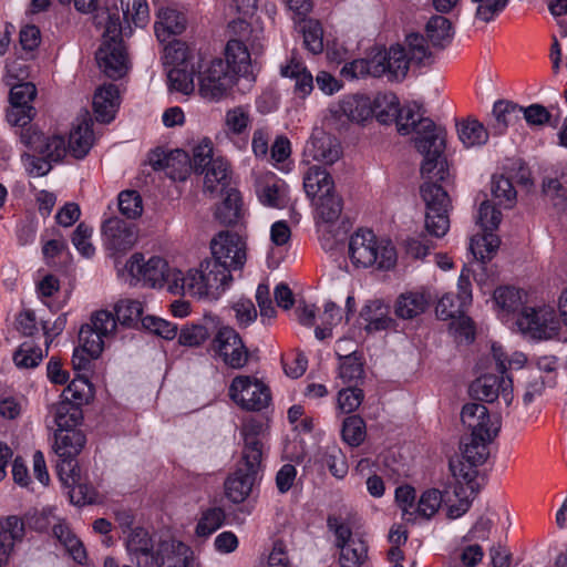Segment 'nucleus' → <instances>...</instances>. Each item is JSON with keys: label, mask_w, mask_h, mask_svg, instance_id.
Returning <instances> with one entry per match:
<instances>
[{"label": "nucleus", "mask_w": 567, "mask_h": 567, "mask_svg": "<svg viewBox=\"0 0 567 567\" xmlns=\"http://www.w3.org/2000/svg\"><path fill=\"white\" fill-rule=\"evenodd\" d=\"M415 148L423 155L421 174L426 179L420 187L426 206L425 229L436 238L443 237L450 228L449 210L451 199L446 189L437 184L450 178V168L444 157L446 131L431 118L420 121V127L413 137Z\"/></svg>", "instance_id": "nucleus-1"}, {"label": "nucleus", "mask_w": 567, "mask_h": 567, "mask_svg": "<svg viewBox=\"0 0 567 567\" xmlns=\"http://www.w3.org/2000/svg\"><path fill=\"white\" fill-rule=\"evenodd\" d=\"M408 50L400 44L388 50L373 48L364 59L344 64L341 71H408L431 65L432 53L425 45V39L419 33H411L405 39Z\"/></svg>", "instance_id": "nucleus-2"}, {"label": "nucleus", "mask_w": 567, "mask_h": 567, "mask_svg": "<svg viewBox=\"0 0 567 567\" xmlns=\"http://www.w3.org/2000/svg\"><path fill=\"white\" fill-rule=\"evenodd\" d=\"M261 431L262 424L258 421H249L241 426L244 440L241 463L224 484L226 497L235 504L243 503L250 495L261 470L264 455V445L259 437Z\"/></svg>", "instance_id": "nucleus-3"}, {"label": "nucleus", "mask_w": 567, "mask_h": 567, "mask_svg": "<svg viewBox=\"0 0 567 567\" xmlns=\"http://www.w3.org/2000/svg\"><path fill=\"white\" fill-rule=\"evenodd\" d=\"M174 276L176 291L210 299H218L233 282L231 271L213 259L203 260L197 269H190L186 275L177 271Z\"/></svg>", "instance_id": "nucleus-4"}, {"label": "nucleus", "mask_w": 567, "mask_h": 567, "mask_svg": "<svg viewBox=\"0 0 567 567\" xmlns=\"http://www.w3.org/2000/svg\"><path fill=\"white\" fill-rule=\"evenodd\" d=\"M497 437V426L487 434L465 435L461 440L462 460L450 461V470L456 480H462L474 496L480 491L476 482L477 467L483 465L489 456L488 445Z\"/></svg>", "instance_id": "nucleus-5"}, {"label": "nucleus", "mask_w": 567, "mask_h": 567, "mask_svg": "<svg viewBox=\"0 0 567 567\" xmlns=\"http://www.w3.org/2000/svg\"><path fill=\"white\" fill-rule=\"evenodd\" d=\"M349 256L357 268L377 265L390 269L396 262V251L390 240L378 239L370 229H358L349 240Z\"/></svg>", "instance_id": "nucleus-6"}, {"label": "nucleus", "mask_w": 567, "mask_h": 567, "mask_svg": "<svg viewBox=\"0 0 567 567\" xmlns=\"http://www.w3.org/2000/svg\"><path fill=\"white\" fill-rule=\"evenodd\" d=\"M131 33V27H122L118 13L107 12L103 41L95 53V60L101 71H128L132 69V61L122 39L123 35L128 37Z\"/></svg>", "instance_id": "nucleus-7"}, {"label": "nucleus", "mask_w": 567, "mask_h": 567, "mask_svg": "<svg viewBox=\"0 0 567 567\" xmlns=\"http://www.w3.org/2000/svg\"><path fill=\"white\" fill-rule=\"evenodd\" d=\"M126 270L132 278L137 281H144V284L151 287H161L164 282H168V289L176 293L175 282L176 277L174 276L178 270L169 271L168 265L165 259L154 256L145 261L142 254H134L127 260L125 265Z\"/></svg>", "instance_id": "nucleus-8"}, {"label": "nucleus", "mask_w": 567, "mask_h": 567, "mask_svg": "<svg viewBox=\"0 0 567 567\" xmlns=\"http://www.w3.org/2000/svg\"><path fill=\"white\" fill-rule=\"evenodd\" d=\"M228 394L240 409L246 411H261L271 401L269 388L249 375L234 378Z\"/></svg>", "instance_id": "nucleus-9"}, {"label": "nucleus", "mask_w": 567, "mask_h": 567, "mask_svg": "<svg viewBox=\"0 0 567 567\" xmlns=\"http://www.w3.org/2000/svg\"><path fill=\"white\" fill-rule=\"evenodd\" d=\"M212 258L229 271L241 269L246 262V245L243 238L229 230L218 233L210 241Z\"/></svg>", "instance_id": "nucleus-10"}, {"label": "nucleus", "mask_w": 567, "mask_h": 567, "mask_svg": "<svg viewBox=\"0 0 567 567\" xmlns=\"http://www.w3.org/2000/svg\"><path fill=\"white\" fill-rule=\"evenodd\" d=\"M212 349L233 369H240L248 362L249 352L233 328H220L213 339Z\"/></svg>", "instance_id": "nucleus-11"}, {"label": "nucleus", "mask_w": 567, "mask_h": 567, "mask_svg": "<svg viewBox=\"0 0 567 567\" xmlns=\"http://www.w3.org/2000/svg\"><path fill=\"white\" fill-rule=\"evenodd\" d=\"M470 395L482 402H494L499 395L506 405L514 399L513 380L502 374L501 377L486 373L476 378L468 388Z\"/></svg>", "instance_id": "nucleus-12"}, {"label": "nucleus", "mask_w": 567, "mask_h": 567, "mask_svg": "<svg viewBox=\"0 0 567 567\" xmlns=\"http://www.w3.org/2000/svg\"><path fill=\"white\" fill-rule=\"evenodd\" d=\"M517 326L523 332L537 338H551L559 329L556 312L551 307L524 308L517 319Z\"/></svg>", "instance_id": "nucleus-13"}, {"label": "nucleus", "mask_w": 567, "mask_h": 567, "mask_svg": "<svg viewBox=\"0 0 567 567\" xmlns=\"http://www.w3.org/2000/svg\"><path fill=\"white\" fill-rule=\"evenodd\" d=\"M238 75L239 73H196L198 93L209 102L226 99L237 83Z\"/></svg>", "instance_id": "nucleus-14"}, {"label": "nucleus", "mask_w": 567, "mask_h": 567, "mask_svg": "<svg viewBox=\"0 0 567 567\" xmlns=\"http://www.w3.org/2000/svg\"><path fill=\"white\" fill-rule=\"evenodd\" d=\"M92 125L90 112L83 110L73 123L66 145V153L69 152L74 158L82 159L90 152L94 142Z\"/></svg>", "instance_id": "nucleus-15"}, {"label": "nucleus", "mask_w": 567, "mask_h": 567, "mask_svg": "<svg viewBox=\"0 0 567 567\" xmlns=\"http://www.w3.org/2000/svg\"><path fill=\"white\" fill-rule=\"evenodd\" d=\"M105 245L114 251H126L136 241L135 227L118 217H111L102 225Z\"/></svg>", "instance_id": "nucleus-16"}, {"label": "nucleus", "mask_w": 567, "mask_h": 567, "mask_svg": "<svg viewBox=\"0 0 567 567\" xmlns=\"http://www.w3.org/2000/svg\"><path fill=\"white\" fill-rule=\"evenodd\" d=\"M461 421L470 431L468 435H485L495 430L497 424V434L501 431V420L492 417L488 409L482 403H466L461 411Z\"/></svg>", "instance_id": "nucleus-17"}, {"label": "nucleus", "mask_w": 567, "mask_h": 567, "mask_svg": "<svg viewBox=\"0 0 567 567\" xmlns=\"http://www.w3.org/2000/svg\"><path fill=\"white\" fill-rule=\"evenodd\" d=\"M256 64V60H251L247 47L241 41L229 40L225 48V61L221 58L213 59L206 71H247Z\"/></svg>", "instance_id": "nucleus-18"}, {"label": "nucleus", "mask_w": 567, "mask_h": 567, "mask_svg": "<svg viewBox=\"0 0 567 567\" xmlns=\"http://www.w3.org/2000/svg\"><path fill=\"white\" fill-rule=\"evenodd\" d=\"M120 106V91L113 83L99 86L93 95V111L97 122L111 123Z\"/></svg>", "instance_id": "nucleus-19"}, {"label": "nucleus", "mask_w": 567, "mask_h": 567, "mask_svg": "<svg viewBox=\"0 0 567 567\" xmlns=\"http://www.w3.org/2000/svg\"><path fill=\"white\" fill-rule=\"evenodd\" d=\"M305 152L324 165H332L342 154L339 141L324 132L313 134L307 143Z\"/></svg>", "instance_id": "nucleus-20"}, {"label": "nucleus", "mask_w": 567, "mask_h": 567, "mask_svg": "<svg viewBox=\"0 0 567 567\" xmlns=\"http://www.w3.org/2000/svg\"><path fill=\"white\" fill-rule=\"evenodd\" d=\"M522 120L520 106L509 101H497L493 105L488 128L492 135L502 136L509 126H514Z\"/></svg>", "instance_id": "nucleus-21"}, {"label": "nucleus", "mask_w": 567, "mask_h": 567, "mask_svg": "<svg viewBox=\"0 0 567 567\" xmlns=\"http://www.w3.org/2000/svg\"><path fill=\"white\" fill-rule=\"evenodd\" d=\"M190 555L192 550L187 545L172 539L161 542L153 559L158 567H187Z\"/></svg>", "instance_id": "nucleus-22"}, {"label": "nucleus", "mask_w": 567, "mask_h": 567, "mask_svg": "<svg viewBox=\"0 0 567 567\" xmlns=\"http://www.w3.org/2000/svg\"><path fill=\"white\" fill-rule=\"evenodd\" d=\"M225 197L215 209V218L225 226H234L244 219L245 210L240 193L236 188L224 192Z\"/></svg>", "instance_id": "nucleus-23"}, {"label": "nucleus", "mask_w": 567, "mask_h": 567, "mask_svg": "<svg viewBox=\"0 0 567 567\" xmlns=\"http://www.w3.org/2000/svg\"><path fill=\"white\" fill-rule=\"evenodd\" d=\"M456 131L460 141L466 147L483 146L488 142L489 128L473 116L456 121Z\"/></svg>", "instance_id": "nucleus-24"}, {"label": "nucleus", "mask_w": 567, "mask_h": 567, "mask_svg": "<svg viewBox=\"0 0 567 567\" xmlns=\"http://www.w3.org/2000/svg\"><path fill=\"white\" fill-rule=\"evenodd\" d=\"M303 189L307 196L315 200L320 195L336 192L334 181L326 168L313 165L303 175Z\"/></svg>", "instance_id": "nucleus-25"}, {"label": "nucleus", "mask_w": 567, "mask_h": 567, "mask_svg": "<svg viewBox=\"0 0 567 567\" xmlns=\"http://www.w3.org/2000/svg\"><path fill=\"white\" fill-rule=\"evenodd\" d=\"M54 436V451L59 457H76L86 442L83 432L76 429L56 430Z\"/></svg>", "instance_id": "nucleus-26"}, {"label": "nucleus", "mask_w": 567, "mask_h": 567, "mask_svg": "<svg viewBox=\"0 0 567 567\" xmlns=\"http://www.w3.org/2000/svg\"><path fill=\"white\" fill-rule=\"evenodd\" d=\"M204 173V187L206 192L224 194V192L230 188L229 165L224 158L217 157L210 161Z\"/></svg>", "instance_id": "nucleus-27"}, {"label": "nucleus", "mask_w": 567, "mask_h": 567, "mask_svg": "<svg viewBox=\"0 0 567 567\" xmlns=\"http://www.w3.org/2000/svg\"><path fill=\"white\" fill-rule=\"evenodd\" d=\"M361 318L367 322L368 332L386 330L393 320L389 316V307L381 300L369 301L360 312Z\"/></svg>", "instance_id": "nucleus-28"}, {"label": "nucleus", "mask_w": 567, "mask_h": 567, "mask_svg": "<svg viewBox=\"0 0 567 567\" xmlns=\"http://www.w3.org/2000/svg\"><path fill=\"white\" fill-rule=\"evenodd\" d=\"M186 27L185 17L174 9H161L155 23L158 41L165 42L172 34H181Z\"/></svg>", "instance_id": "nucleus-29"}, {"label": "nucleus", "mask_w": 567, "mask_h": 567, "mask_svg": "<svg viewBox=\"0 0 567 567\" xmlns=\"http://www.w3.org/2000/svg\"><path fill=\"white\" fill-rule=\"evenodd\" d=\"M426 39L435 47H447L454 37V28L450 19L443 16H433L425 25Z\"/></svg>", "instance_id": "nucleus-30"}, {"label": "nucleus", "mask_w": 567, "mask_h": 567, "mask_svg": "<svg viewBox=\"0 0 567 567\" xmlns=\"http://www.w3.org/2000/svg\"><path fill=\"white\" fill-rule=\"evenodd\" d=\"M399 109V97L392 92L378 93L372 99L373 117L382 125L393 124Z\"/></svg>", "instance_id": "nucleus-31"}, {"label": "nucleus", "mask_w": 567, "mask_h": 567, "mask_svg": "<svg viewBox=\"0 0 567 567\" xmlns=\"http://www.w3.org/2000/svg\"><path fill=\"white\" fill-rule=\"evenodd\" d=\"M340 112L352 122H364L373 117L372 99L364 95L348 96L341 101Z\"/></svg>", "instance_id": "nucleus-32"}, {"label": "nucleus", "mask_w": 567, "mask_h": 567, "mask_svg": "<svg viewBox=\"0 0 567 567\" xmlns=\"http://www.w3.org/2000/svg\"><path fill=\"white\" fill-rule=\"evenodd\" d=\"M429 299L424 293H402L395 302V315L402 319H413L423 313L429 307Z\"/></svg>", "instance_id": "nucleus-33"}, {"label": "nucleus", "mask_w": 567, "mask_h": 567, "mask_svg": "<svg viewBox=\"0 0 567 567\" xmlns=\"http://www.w3.org/2000/svg\"><path fill=\"white\" fill-rule=\"evenodd\" d=\"M189 49L186 43L174 40L164 47L162 61L166 71H187Z\"/></svg>", "instance_id": "nucleus-34"}, {"label": "nucleus", "mask_w": 567, "mask_h": 567, "mask_svg": "<svg viewBox=\"0 0 567 567\" xmlns=\"http://www.w3.org/2000/svg\"><path fill=\"white\" fill-rule=\"evenodd\" d=\"M312 202L317 217L327 224L336 223L343 209V200L336 192L320 195Z\"/></svg>", "instance_id": "nucleus-35"}, {"label": "nucleus", "mask_w": 567, "mask_h": 567, "mask_svg": "<svg viewBox=\"0 0 567 567\" xmlns=\"http://www.w3.org/2000/svg\"><path fill=\"white\" fill-rule=\"evenodd\" d=\"M52 530L54 537L68 549L75 561L82 564L86 559V551L83 544L65 523H55Z\"/></svg>", "instance_id": "nucleus-36"}, {"label": "nucleus", "mask_w": 567, "mask_h": 567, "mask_svg": "<svg viewBox=\"0 0 567 567\" xmlns=\"http://www.w3.org/2000/svg\"><path fill=\"white\" fill-rule=\"evenodd\" d=\"M339 377L344 383L350 385H358V382L364 378L362 355L358 352H352L348 355H339Z\"/></svg>", "instance_id": "nucleus-37"}, {"label": "nucleus", "mask_w": 567, "mask_h": 567, "mask_svg": "<svg viewBox=\"0 0 567 567\" xmlns=\"http://www.w3.org/2000/svg\"><path fill=\"white\" fill-rule=\"evenodd\" d=\"M126 550L138 559L140 555L154 557V543L150 533L143 527L130 529L125 539Z\"/></svg>", "instance_id": "nucleus-38"}, {"label": "nucleus", "mask_w": 567, "mask_h": 567, "mask_svg": "<svg viewBox=\"0 0 567 567\" xmlns=\"http://www.w3.org/2000/svg\"><path fill=\"white\" fill-rule=\"evenodd\" d=\"M393 123L396 124L398 132L402 135H408L412 132H416L420 127V121L425 120L421 112L420 105L416 103L400 105L398 115Z\"/></svg>", "instance_id": "nucleus-39"}, {"label": "nucleus", "mask_w": 567, "mask_h": 567, "mask_svg": "<svg viewBox=\"0 0 567 567\" xmlns=\"http://www.w3.org/2000/svg\"><path fill=\"white\" fill-rule=\"evenodd\" d=\"M368 558V545L361 539L350 540L340 548L341 567H360Z\"/></svg>", "instance_id": "nucleus-40"}, {"label": "nucleus", "mask_w": 567, "mask_h": 567, "mask_svg": "<svg viewBox=\"0 0 567 567\" xmlns=\"http://www.w3.org/2000/svg\"><path fill=\"white\" fill-rule=\"evenodd\" d=\"M83 419L81 405L71 401H61L55 406L54 421L58 430L75 429Z\"/></svg>", "instance_id": "nucleus-41"}, {"label": "nucleus", "mask_w": 567, "mask_h": 567, "mask_svg": "<svg viewBox=\"0 0 567 567\" xmlns=\"http://www.w3.org/2000/svg\"><path fill=\"white\" fill-rule=\"evenodd\" d=\"M493 231H484V235L480 238L472 239L471 250L482 264L491 260L501 245V239Z\"/></svg>", "instance_id": "nucleus-42"}, {"label": "nucleus", "mask_w": 567, "mask_h": 567, "mask_svg": "<svg viewBox=\"0 0 567 567\" xmlns=\"http://www.w3.org/2000/svg\"><path fill=\"white\" fill-rule=\"evenodd\" d=\"M115 316L117 322L125 327H135L142 322L143 305L138 300H120L115 307Z\"/></svg>", "instance_id": "nucleus-43"}, {"label": "nucleus", "mask_w": 567, "mask_h": 567, "mask_svg": "<svg viewBox=\"0 0 567 567\" xmlns=\"http://www.w3.org/2000/svg\"><path fill=\"white\" fill-rule=\"evenodd\" d=\"M92 396V385L84 374H79L78 378L71 381L68 388L62 393V401H71L73 404L82 405L89 402Z\"/></svg>", "instance_id": "nucleus-44"}, {"label": "nucleus", "mask_w": 567, "mask_h": 567, "mask_svg": "<svg viewBox=\"0 0 567 567\" xmlns=\"http://www.w3.org/2000/svg\"><path fill=\"white\" fill-rule=\"evenodd\" d=\"M444 494L436 489L430 488L422 493L414 512V520L416 516L430 519L435 515L442 505Z\"/></svg>", "instance_id": "nucleus-45"}, {"label": "nucleus", "mask_w": 567, "mask_h": 567, "mask_svg": "<svg viewBox=\"0 0 567 567\" xmlns=\"http://www.w3.org/2000/svg\"><path fill=\"white\" fill-rule=\"evenodd\" d=\"M492 194L496 204L505 208H512L516 203V190L512 182L501 176H493Z\"/></svg>", "instance_id": "nucleus-46"}, {"label": "nucleus", "mask_w": 567, "mask_h": 567, "mask_svg": "<svg viewBox=\"0 0 567 567\" xmlns=\"http://www.w3.org/2000/svg\"><path fill=\"white\" fill-rule=\"evenodd\" d=\"M321 461L336 478L341 480L348 474L346 456L337 445L327 446Z\"/></svg>", "instance_id": "nucleus-47"}, {"label": "nucleus", "mask_w": 567, "mask_h": 567, "mask_svg": "<svg viewBox=\"0 0 567 567\" xmlns=\"http://www.w3.org/2000/svg\"><path fill=\"white\" fill-rule=\"evenodd\" d=\"M35 153L45 157L51 163H58L66 154L65 140L60 135H53L50 137L44 136Z\"/></svg>", "instance_id": "nucleus-48"}, {"label": "nucleus", "mask_w": 567, "mask_h": 567, "mask_svg": "<svg viewBox=\"0 0 567 567\" xmlns=\"http://www.w3.org/2000/svg\"><path fill=\"white\" fill-rule=\"evenodd\" d=\"M13 362L19 369H32L40 364L43 352L39 347L23 342L13 353Z\"/></svg>", "instance_id": "nucleus-49"}, {"label": "nucleus", "mask_w": 567, "mask_h": 567, "mask_svg": "<svg viewBox=\"0 0 567 567\" xmlns=\"http://www.w3.org/2000/svg\"><path fill=\"white\" fill-rule=\"evenodd\" d=\"M104 336L89 326H81L79 331L80 346L86 351L92 359H97L104 349Z\"/></svg>", "instance_id": "nucleus-50"}, {"label": "nucleus", "mask_w": 567, "mask_h": 567, "mask_svg": "<svg viewBox=\"0 0 567 567\" xmlns=\"http://www.w3.org/2000/svg\"><path fill=\"white\" fill-rule=\"evenodd\" d=\"M365 423L359 415L344 419L342 424V437L351 446H359L365 439Z\"/></svg>", "instance_id": "nucleus-51"}, {"label": "nucleus", "mask_w": 567, "mask_h": 567, "mask_svg": "<svg viewBox=\"0 0 567 567\" xmlns=\"http://www.w3.org/2000/svg\"><path fill=\"white\" fill-rule=\"evenodd\" d=\"M142 327L165 340H173L177 336L178 331L175 323L155 316L144 317L142 319Z\"/></svg>", "instance_id": "nucleus-52"}, {"label": "nucleus", "mask_w": 567, "mask_h": 567, "mask_svg": "<svg viewBox=\"0 0 567 567\" xmlns=\"http://www.w3.org/2000/svg\"><path fill=\"white\" fill-rule=\"evenodd\" d=\"M118 209L126 218L134 219L142 215V197L136 190H123L118 195Z\"/></svg>", "instance_id": "nucleus-53"}, {"label": "nucleus", "mask_w": 567, "mask_h": 567, "mask_svg": "<svg viewBox=\"0 0 567 567\" xmlns=\"http://www.w3.org/2000/svg\"><path fill=\"white\" fill-rule=\"evenodd\" d=\"M225 513L219 507H213L203 513L196 526V534L198 536H209L216 532L224 523Z\"/></svg>", "instance_id": "nucleus-54"}, {"label": "nucleus", "mask_w": 567, "mask_h": 567, "mask_svg": "<svg viewBox=\"0 0 567 567\" xmlns=\"http://www.w3.org/2000/svg\"><path fill=\"white\" fill-rule=\"evenodd\" d=\"M174 162L169 161L167 176L174 181H185L192 172V163L188 154L183 150L172 151Z\"/></svg>", "instance_id": "nucleus-55"}, {"label": "nucleus", "mask_w": 567, "mask_h": 567, "mask_svg": "<svg viewBox=\"0 0 567 567\" xmlns=\"http://www.w3.org/2000/svg\"><path fill=\"white\" fill-rule=\"evenodd\" d=\"M363 398V390L355 385H349L339 391L338 408L342 413H352L361 405Z\"/></svg>", "instance_id": "nucleus-56"}, {"label": "nucleus", "mask_w": 567, "mask_h": 567, "mask_svg": "<svg viewBox=\"0 0 567 567\" xmlns=\"http://www.w3.org/2000/svg\"><path fill=\"white\" fill-rule=\"evenodd\" d=\"M116 324V316L114 317V315L107 310H99L92 313L90 323H85L84 326L92 327L100 336L109 338L115 332Z\"/></svg>", "instance_id": "nucleus-57"}, {"label": "nucleus", "mask_w": 567, "mask_h": 567, "mask_svg": "<svg viewBox=\"0 0 567 567\" xmlns=\"http://www.w3.org/2000/svg\"><path fill=\"white\" fill-rule=\"evenodd\" d=\"M494 300L501 309L507 312L517 310L522 305L520 291L514 287L497 288L494 291Z\"/></svg>", "instance_id": "nucleus-58"}, {"label": "nucleus", "mask_w": 567, "mask_h": 567, "mask_svg": "<svg viewBox=\"0 0 567 567\" xmlns=\"http://www.w3.org/2000/svg\"><path fill=\"white\" fill-rule=\"evenodd\" d=\"M210 333L208 329L202 324H192L182 328L178 342L185 347H198L204 343Z\"/></svg>", "instance_id": "nucleus-59"}, {"label": "nucleus", "mask_w": 567, "mask_h": 567, "mask_svg": "<svg viewBox=\"0 0 567 567\" xmlns=\"http://www.w3.org/2000/svg\"><path fill=\"white\" fill-rule=\"evenodd\" d=\"M395 501L402 509V516L406 522L414 523L415 489L410 485H402L395 489Z\"/></svg>", "instance_id": "nucleus-60"}, {"label": "nucleus", "mask_w": 567, "mask_h": 567, "mask_svg": "<svg viewBox=\"0 0 567 567\" xmlns=\"http://www.w3.org/2000/svg\"><path fill=\"white\" fill-rule=\"evenodd\" d=\"M214 159L212 143L208 140H205L193 150V158L190 159L192 171L203 174L206 167L210 164V161Z\"/></svg>", "instance_id": "nucleus-61"}, {"label": "nucleus", "mask_w": 567, "mask_h": 567, "mask_svg": "<svg viewBox=\"0 0 567 567\" xmlns=\"http://www.w3.org/2000/svg\"><path fill=\"white\" fill-rule=\"evenodd\" d=\"M464 306L457 297L446 293L439 300L435 312L441 320H447L461 315Z\"/></svg>", "instance_id": "nucleus-62"}, {"label": "nucleus", "mask_w": 567, "mask_h": 567, "mask_svg": "<svg viewBox=\"0 0 567 567\" xmlns=\"http://www.w3.org/2000/svg\"><path fill=\"white\" fill-rule=\"evenodd\" d=\"M303 42L312 54L322 52V29L318 21H308L303 27Z\"/></svg>", "instance_id": "nucleus-63"}, {"label": "nucleus", "mask_w": 567, "mask_h": 567, "mask_svg": "<svg viewBox=\"0 0 567 567\" xmlns=\"http://www.w3.org/2000/svg\"><path fill=\"white\" fill-rule=\"evenodd\" d=\"M93 229L91 227L84 223H80L72 235L73 245L84 257H91L95 251V248L90 241Z\"/></svg>", "instance_id": "nucleus-64"}]
</instances>
